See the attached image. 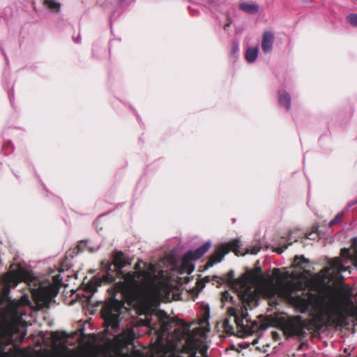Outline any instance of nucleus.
Returning a JSON list of instances; mask_svg holds the SVG:
<instances>
[{
    "mask_svg": "<svg viewBox=\"0 0 357 357\" xmlns=\"http://www.w3.org/2000/svg\"><path fill=\"white\" fill-rule=\"evenodd\" d=\"M233 270L221 277L223 282L230 284L237 293L239 299L244 305L240 309L229 307L228 312L234 317L237 326L244 328V321L248 322V313L245 305L250 307L257 305L260 295L270 300L271 305H278V299L287 301L298 312L304 313L310 305L324 313L328 317L332 316L342 305L343 296L340 291L328 288L317 294L305 291L301 283L292 282L274 283L271 281L262 285L255 284L254 280L248 275L243 274L238 279H234Z\"/></svg>",
    "mask_w": 357,
    "mask_h": 357,
    "instance_id": "1",
    "label": "nucleus"
},
{
    "mask_svg": "<svg viewBox=\"0 0 357 357\" xmlns=\"http://www.w3.org/2000/svg\"><path fill=\"white\" fill-rule=\"evenodd\" d=\"M54 273V269H50L47 278H39L20 264L12 265L10 270L1 279L3 287L0 303L9 301L11 288L15 287L20 282H24L37 306L39 308L49 307L59 293L62 282L60 274L53 275ZM30 305L31 301L27 294H24L20 300L11 302L10 320L4 319L0 324V357H10L6 351V344L13 341L14 333L20 331V327L24 323V317L26 315L23 307Z\"/></svg>",
    "mask_w": 357,
    "mask_h": 357,
    "instance_id": "2",
    "label": "nucleus"
},
{
    "mask_svg": "<svg viewBox=\"0 0 357 357\" xmlns=\"http://www.w3.org/2000/svg\"><path fill=\"white\" fill-rule=\"evenodd\" d=\"M135 272H128L123 276L135 296H142L145 298L159 296L160 289L155 281V266L153 264H149L147 270H142L140 268V262H138L135 265Z\"/></svg>",
    "mask_w": 357,
    "mask_h": 357,
    "instance_id": "3",
    "label": "nucleus"
},
{
    "mask_svg": "<svg viewBox=\"0 0 357 357\" xmlns=\"http://www.w3.org/2000/svg\"><path fill=\"white\" fill-rule=\"evenodd\" d=\"M113 261L102 260L100 264V272L88 280L85 284L86 291L94 293L98 287L102 284H110L116 280V274H122L121 269L127 265L130 264L121 251H115L112 254Z\"/></svg>",
    "mask_w": 357,
    "mask_h": 357,
    "instance_id": "4",
    "label": "nucleus"
},
{
    "mask_svg": "<svg viewBox=\"0 0 357 357\" xmlns=\"http://www.w3.org/2000/svg\"><path fill=\"white\" fill-rule=\"evenodd\" d=\"M351 265L357 267V248L352 252L348 248L342 249L340 257L331 259L329 266L323 270V280L340 282L343 279L342 273L351 272Z\"/></svg>",
    "mask_w": 357,
    "mask_h": 357,
    "instance_id": "5",
    "label": "nucleus"
},
{
    "mask_svg": "<svg viewBox=\"0 0 357 357\" xmlns=\"http://www.w3.org/2000/svg\"><path fill=\"white\" fill-rule=\"evenodd\" d=\"M124 308V303L117 299H114L105 304L102 310V317L104 319L107 331L111 328V335L119 331V317Z\"/></svg>",
    "mask_w": 357,
    "mask_h": 357,
    "instance_id": "6",
    "label": "nucleus"
},
{
    "mask_svg": "<svg viewBox=\"0 0 357 357\" xmlns=\"http://www.w3.org/2000/svg\"><path fill=\"white\" fill-rule=\"evenodd\" d=\"M240 247L241 241L239 239H234L230 242L222 244L217 251L211 255L208 262V266H213L214 264L220 262L224 258L225 255L230 251H233L236 255H244L243 253L241 252Z\"/></svg>",
    "mask_w": 357,
    "mask_h": 357,
    "instance_id": "7",
    "label": "nucleus"
},
{
    "mask_svg": "<svg viewBox=\"0 0 357 357\" xmlns=\"http://www.w3.org/2000/svg\"><path fill=\"white\" fill-rule=\"evenodd\" d=\"M285 334L289 336L304 337L305 323L300 316L288 319L283 325Z\"/></svg>",
    "mask_w": 357,
    "mask_h": 357,
    "instance_id": "8",
    "label": "nucleus"
},
{
    "mask_svg": "<svg viewBox=\"0 0 357 357\" xmlns=\"http://www.w3.org/2000/svg\"><path fill=\"white\" fill-rule=\"evenodd\" d=\"M275 36L272 31H266L262 35L261 49L265 54H269L273 51Z\"/></svg>",
    "mask_w": 357,
    "mask_h": 357,
    "instance_id": "9",
    "label": "nucleus"
},
{
    "mask_svg": "<svg viewBox=\"0 0 357 357\" xmlns=\"http://www.w3.org/2000/svg\"><path fill=\"white\" fill-rule=\"evenodd\" d=\"M211 247V242L207 241L195 250H190L187 257L192 260H197L201 258Z\"/></svg>",
    "mask_w": 357,
    "mask_h": 357,
    "instance_id": "10",
    "label": "nucleus"
},
{
    "mask_svg": "<svg viewBox=\"0 0 357 357\" xmlns=\"http://www.w3.org/2000/svg\"><path fill=\"white\" fill-rule=\"evenodd\" d=\"M278 102L281 107H284L287 110L291 107V96L289 93L282 90L278 92Z\"/></svg>",
    "mask_w": 357,
    "mask_h": 357,
    "instance_id": "11",
    "label": "nucleus"
},
{
    "mask_svg": "<svg viewBox=\"0 0 357 357\" xmlns=\"http://www.w3.org/2000/svg\"><path fill=\"white\" fill-rule=\"evenodd\" d=\"M259 54V47H248L246 50L245 57L248 62L254 63Z\"/></svg>",
    "mask_w": 357,
    "mask_h": 357,
    "instance_id": "12",
    "label": "nucleus"
},
{
    "mask_svg": "<svg viewBox=\"0 0 357 357\" xmlns=\"http://www.w3.org/2000/svg\"><path fill=\"white\" fill-rule=\"evenodd\" d=\"M239 8L249 14H255L259 11V6L256 3H242L239 5Z\"/></svg>",
    "mask_w": 357,
    "mask_h": 357,
    "instance_id": "13",
    "label": "nucleus"
},
{
    "mask_svg": "<svg viewBox=\"0 0 357 357\" xmlns=\"http://www.w3.org/2000/svg\"><path fill=\"white\" fill-rule=\"evenodd\" d=\"M84 246H86V249L90 252H94L97 251L100 248V244L94 245L93 243L89 240L82 241L79 245V247H80V248L84 247Z\"/></svg>",
    "mask_w": 357,
    "mask_h": 357,
    "instance_id": "14",
    "label": "nucleus"
},
{
    "mask_svg": "<svg viewBox=\"0 0 357 357\" xmlns=\"http://www.w3.org/2000/svg\"><path fill=\"white\" fill-rule=\"evenodd\" d=\"M309 261L303 256H296L294 257V266L302 269H305L306 264H308Z\"/></svg>",
    "mask_w": 357,
    "mask_h": 357,
    "instance_id": "15",
    "label": "nucleus"
},
{
    "mask_svg": "<svg viewBox=\"0 0 357 357\" xmlns=\"http://www.w3.org/2000/svg\"><path fill=\"white\" fill-rule=\"evenodd\" d=\"M44 3L52 12H59L60 10V3H57L56 0H44Z\"/></svg>",
    "mask_w": 357,
    "mask_h": 357,
    "instance_id": "16",
    "label": "nucleus"
},
{
    "mask_svg": "<svg viewBox=\"0 0 357 357\" xmlns=\"http://www.w3.org/2000/svg\"><path fill=\"white\" fill-rule=\"evenodd\" d=\"M344 212L342 211L340 213H338L336 216L335 217L334 219H333L328 224L329 227H331L333 225H336V224H339V225H341L342 224V222H341V219L343 217L344 215Z\"/></svg>",
    "mask_w": 357,
    "mask_h": 357,
    "instance_id": "17",
    "label": "nucleus"
},
{
    "mask_svg": "<svg viewBox=\"0 0 357 357\" xmlns=\"http://www.w3.org/2000/svg\"><path fill=\"white\" fill-rule=\"evenodd\" d=\"M222 303L231 301L232 303H235L234 297L230 294L228 291H225L222 294Z\"/></svg>",
    "mask_w": 357,
    "mask_h": 357,
    "instance_id": "18",
    "label": "nucleus"
},
{
    "mask_svg": "<svg viewBox=\"0 0 357 357\" xmlns=\"http://www.w3.org/2000/svg\"><path fill=\"white\" fill-rule=\"evenodd\" d=\"M347 20L350 24L357 26V13L350 14L347 16Z\"/></svg>",
    "mask_w": 357,
    "mask_h": 357,
    "instance_id": "19",
    "label": "nucleus"
},
{
    "mask_svg": "<svg viewBox=\"0 0 357 357\" xmlns=\"http://www.w3.org/2000/svg\"><path fill=\"white\" fill-rule=\"evenodd\" d=\"M261 248V246H260V245H255L253 247L248 248L247 250V252H249L252 255H256L259 252Z\"/></svg>",
    "mask_w": 357,
    "mask_h": 357,
    "instance_id": "20",
    "label": "nucleus"
},
{
    "mask_svg": "<svg viewBox=\"0 0 357 357\" xmlns=\"http://www.w3.org/2000/svg\"><path fill=\"white\" fill-rule=\"evenodd\" d=\"M239 52V45L238 42L234 41L230 54L234 55Z\"/></svg>",
    "mask_w": 357,
    "mask_h": 357,
    "instance_id": "21",
    "label": "nucleus"
},
{
    "mask_svg": "<svg viewBox=\"0 0 357 357\" xmlns=\"http://www.w3.org/2000/svg\"><path fill=\"white\" fill-rule=\"evenodd\" d=\"M291 243H289V244H284L283 246H278L275 248V251L280 254L282 253L289 245H291Z\"/></svg>",
    "mask_w": 357,
    "mask_h": 357,
    "instance_id": "22",
    "label": "nucleus"
},
{
    "mask_svg": "<svg viewBox=\"0 0 357 357\" xmlns=\"http://www.w3.org/2000/svg\"><path fill=\"white\" fill-rule=\"evenodd\" d=\"M317 236V233L311 232L306 235V238L308 239H314Z\"/></svg>",
    "mask_w": 357,
    "mask_h": 357,
    "instance_id": "23",
    "label": "nucleus"
},
{
    "mask_svg": "<svg viewBox=\"0 0 357 357\" xmlns=\"http://www.w3.org/2000/svg\"><path fill=\"white\" fill-rule=\"evenodd\" d=\"M224 326H225V328L226 329H227V328H229L230 329H232V327L229 324V320L228 319L225 320V321H224Z\"/></svg>",
    "mask_w": 357,
    "mask_h": 357,
    "instance_id": "24",
    "label": "nucleus"
},
{
    "mask_svg": "<svg viewBox=\"0 0 357 357\" xmlns=\"http://www.w3.org/2000/svg\"><path fill=\"white\" fill-rule=\"evenodd\" d=\"M162 327L164 331L168 329V323L165 321H162Z\"/></svg>",
    "mask_w": 357,
    "mask_h": 357,
    "instance_id": "25",
    "label": "nucleus"
},
{
    "mask_svg": "<svg viewBox=\"0 0 357 357\" xmlns=\"http://www.w3.org/2000/svg\"><path fill=\"white\" fill-rule=\"evenodd\" d=\"M356 204H357V199H356L355 202H351V203L347 205V208H350V207L353 206H354V205H355Z\"/></svg>",
    "mask_w": 357,
    "mask_h": 357,
    "instance_id": "26",
    "label": "nucleus"
},
{
    "mask_svg": "<svg viewBox=\"0 0 357 357\" xmlns=\"http://www.w3.org/2000/svg\"><path fill=\"white\" fill-rule=\"evenodd\" d=\"M230 24H231V22H227V23L224 26V29H225V31H227V29L229 27Z\"/></svg>",
    "mask_w": 357,
    "mask_h": 357,
    "instance_id": "27",
    "label": "nucleus"
},
{
    "mask_svg": "<svg viewBox=\"0 0 357 357\" xmlns=\"http://www.w3.org/2000/svg\"><path fill=\"white\" fill-rule=\"evenodd\" d=\"M9 99H10V102L12 103L13 100V93L9 94Z\"/></svg>",
    "mask_w": 357,
    "mask_h": 357,
    "instance_id": "28",
    "label": "nucleus"
},
{
    "mask_svg": "<svg viewBox=\"0 0 357 357\" xmlns=\"http://www.w3.org/2000/svg\"><path fill=\"white\" fill-rule=\"evenodd\" d=\"M80 40H81V38H80V37H79V36H78L77 38H76L75 39V43H80Z\"/></svg>",
    "mask_w": 357,
    "mask_h": 357,
    "instance_id": "29",
    "label": "nucleus"
},
{
    "mask_svg": "<svg viewBox=\"0 0 357 357\" xmlns=\"http://www.w3.org/2000/svg\"><path fill=\"white\" fill-rule=\"evenodd\" d=\"M151 321L150 320H147V323H146V325L149 326H151Z\"/></svg>",
    "mask_w": 357,
    "mask_h": 357,
    "instance_id": "30",
    "label": "nucleus"
},
{
    "mask_svg": "<svg viewBox=\"0 0 357 357\" xmlns=\"http://www.w3.org/2000/svg\"><path fill=\"white\" fill-rule=\"evenodd\" d=\"M257 342H258L257 340H254L253 342H252V344H255L257 343Z\"/></svg>",
    "mask_w": 357,
    "mask_h": 357,
    "instance_id": "31",
    "label": "nucleus"
},
{
    "mask_svg": "<svg viewBox=\"0 0 357 357\" xmlns=\"http://www.w3.org/2000/svg\"><path fill=\"white\" fill-rule=\"evenodd\" d=\"M22 357H33L32 356H30V355H25V356H23Z\"/></svg>",
    "mask_w": 357,
    "mask_h": 357,
    "instance_id": "32",
    "label": "nucleus"
},
{
    "mask_svg": "<svg viewBox=\"0 0 357 357\" xmlns=\"http://www.w3.org/2000/svg\"><path fill=\"white\" fill-rule=\"evenodd\" d=\"M163 314H164V318H166L167 317V314H165V312H162Z\"/></svg>",
    "mask_w": 357,
    "mask_h": 357,
    "instance_id": "33",
    "label": "nucleus"
},
{
    "mask_svg": "<svg viewBox=\"0 0 357 357\" xmlns=\"http://www.w3.org/2000/svg\"><path fill=\"white\" fill-rule=\"evenodd\" d=\"M120 3H123L125 0H119Z\"/></svg>",
    "mask_w": 357,
    "mask_h": 357,
    "instance_id": "34",
    "label": "nucleus"
}]
</instances>
